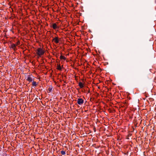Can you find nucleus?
Wrapping results in <instances>:
<instances>
[{
  "mask_svg": "<svg viewBox=\"0 0 156 156\" xmlns=\"http://www.w3.org/2000/svg\"><path fill=\"white\" fill-rule=\"evenodd\" d=\"M45 52V51L43 47L42 48H38L36 51L37 55L38 56V57H40L41 56L43 55Z\"/></svg>",
  "mask_w": 156,
  "mask_h": 156,
  "instance_id": "1",
  "label": "nucleus"
},
{
  "mask_svg": "<svg viewBox=\"0 0 156 156\" xmlns=\"http://www.w3.org/2000/svg\"><path fill=\"white\" fill-rule=\"evenodd\" d=\"M77 103L78 105H81L84 103V100L81 98H79L77 100Z\"/></svg>",
  "mask_w": 156,
  "mask_h": 156,
  "instance_id": "2",
  "label": "nucleus"
},
{
  "mask_svg": "<svg viewBox=\"0 0 156 156\" xmlns=\"http://www.w3.org/2000/svg\"><path fill=\"white\" fill-rule=\"evenodd\" d=\"M53 41H54L56 44L58 43L59 40L58 39V37H55L52 40Z\"/></svg>",
  "mask_w": 156,
  "mask_h": 156,
  "instance_id": "3",
  "label": "nucleus"
},
{
  "mask_svg": "<svg viewBox=\"0 0 156 156\" xmlns=\"http://www.w3.org/2000/svg\"><path fill=\"white\" fill-rule=\"evenodd\" d=\"M26 80L30 82L33 81V79L32 77H30V76H28L26 79Z\"/></svg>",
  "mask_w": 156,
  "mask_h": 156,
  "instance_id": "4",
  "label": "nucleus"
},
{
  "mask_svg": "<svg viewBox=\"0 0 156 156\" xmlns=\"http://www.w3.org/2000/svg\"><path fill=\"white\" fill-rule=\"evenodd\" d=\"M51 27H52V28L54 30H56L57 28L58 27H57V24L55 23H54Z\"/></svg>",
  "mask_w": 156,
  "mask_h": 156,
  "instance_id": "5",
  "label": "nucleus"
},
{
  "mask_svg": "<svg viewBox=\"0 0 156 156\" xmlns=\"http://www.w3.org/2000/svg\"><path fill=\"white\" fill-rule=\"evenodd\" d=\"M52 89L53 87L52 86L49 87L47 91L48 93H50L51 92H52Z\"/></svg>",
  "mask_w": 156,
  "mask_h": 156,
  "instance_id": "6",
  "label": "nucleus"
},
{
  "mask_svg": "<svg viewBox=\"0 0 156 156\" xmlns=\"http://www.w3.org/2000/svg\"><path fill=\"white\" fill-rule=\"evenodd\" d=\"M57 69L59 71H61L62 70V67L60 66V64H57Z\"/></svg>",
  "mask_w": 156,
  "mask_h": 156,
  "instance_id": "7",
  "label": "nucleus"
},
{
  "mask_svg": "<svg viewBox=\"0 0 156 156\" xmlns=\"http://www.w3.org/2000/svg\"><path fill=\"white\" fill-rule=\"evenodd\" d=\"M79 86L81 88H83L84 87L83 84L81 82H80L79 83Z\"/></svg>",
  "mask_w": 156,
  "mask_h": 156,
  "instance_id": "8",
  "label": "nucleus"
},
{
  "mask_svg": "<svg viewBox=\"0 0 156 156\" xmlns=\"http://www.w3.org/2000/svg\"><path fill=\"white\" fill-rule=\"evenodd\" d=\"M60 58L61 60H65L66 59V58L63 55H61L60 57Z\"/></svg>",
  "mask_w": 156,
  "mask_h": 156,
  "instance_id": "9",
  "label": "nucleus"
},
{
  "mask_svg": "<svg viewBox=\"0 0 156 156\" xmlns=\"http://www.w3.org/2000/svg\"><path fill=\"white\" fill-rule=\"evenodd\" d=\"M37 83L34 81H33L32 83V85L33 86H37Z\"/></svg>",
  "mask_w": 156,
  "mask_h": 156,
  "instance_id": "10",
  "label": "nucleus"
},
{
  "mask_svg": "<svg viewBox=\"0 0 156 156\" xmlns=\"http://www.w3.org/2000/svg\"><path fill=\"white\" fill-rule=\"evenodd\" d=\"M16 47V44H13L11 45V48H12L14 49V50L15 49V48Z\"/></svg>",
  "mask_w": 156,
  "mask_h": 156,
  "instance_id": "11",
  "label": "nucleus"
},
{
  "mask_svg": "<svg viewBox=\"0 0 156 156\" xmlns=\"http://www.w3.org/2000/svg\"><path fill=\"white\" fill-rule=\"evenodd\" d=\"M61 153L62 155H65L66 154V152L65 151H61Z\"/></svg>",
  "mask_w": 156,
  "mask_h": 156,
  "instance_id": "12",
  "label": "nucleus"
},
{
  "mask_svg": "<svg viewBox=\"0 0 156 156\" xmlns=\"http://www.w3.org/2000/svg\"><path fill=\"white\" fill-rule=\"evenodd\" d=\"M128 105L126 102H125L124 103V105H123V106H124V107H128Z\"/></svg>",
  "mask_w": 156,
  "mask_h": 156,
  "instance_id": "13",
  "label": "nucleus"
},
{
  "mask_svg": "<svg viewBox=\"0 0 156 156\" xmlns=\"http://www.w3.org/2000/svg\"><path fill=\"white\" fill-rule=\"evenodd\" d=\"M16 44V46L20 45V42L19 41H18L16 42V43L15 44Z\"/></svg>",
  "mask_w": 156,
  "mask_h": 156,
  "instance_id": "14",
  "label": "nucleus"
},
{
  "mask_svg": "<svg viewBox=\"0 0 156 156\" xmlns=\"http://www.w3.org/2000/svg\"><path fill=\"white\" fill-rule=\"evenodd\" d=\"M94 132H96V130L95 128V127H94Z\"/></svg>",
  "mask_w": 156,
  "mask_h": 156,
  "instance_id": "15",
  "label": "nucleus"
},
{
  "mask_svg": "<svg viewBox=\"0 0 156 156\" xmlns=\"http://www.w3.org/2000/svg\"><path fill=\"white\" fill-rule=\"evenodd\" d=\"M61 67H63V65H62Z\"/></svg>",
  "mask_w": 156,
  "mask_h": 156,
  "instance_id": "16",
  "label": "nucleus"
}]
</instances>
